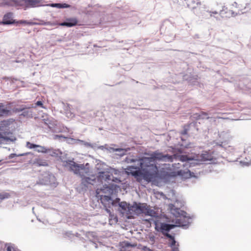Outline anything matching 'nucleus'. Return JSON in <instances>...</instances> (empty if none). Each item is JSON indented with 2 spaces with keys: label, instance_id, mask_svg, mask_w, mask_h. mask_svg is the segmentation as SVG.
<instances>
[{
  "label": "nucleus",
  "instance_id": "2eb2a0df",
  "mask_svg": "<svg viewBox=\"0 0 251 251\" xmlns=\"http://www.w3.org/2000/svg\"><path fill=\"white\" fill-rule=\"evenodd\" d=\"M111 176L112 174L110 175L109 172H105L104 171H100L98 173L96 179L99 181L102 182L103 181L109 183L111 180Z\"/></svg>",
  "mask_w": 251,
  "mask_h": 251
},
{
  "label": "nucleus",
  "instance_id": "5fc2aeb1",
  "mask_svg": "<svg viewBox=\"0 0 251 251\" xmlns=\"http://www.w3.org/2000/svg\"><path fill=\"white\" fill-rule=\"evenodd\" d=\"M230 11L231 12L232 16L235 17L237 15V13L235 14V13L233 11L231 10Z\"/></svg>",
  "mask_w": 251,
  "mask_h": 251
},
{
  "label": "nucleus",
  "instance_id": "9d476101",
  "mask_svg": "<svg viewBox=\"0 0 251 251\" xmlns=\"http://www.w3.org/2000/svg\"><path fill=\"white\" fill-rule=\"evenodd\" d=\"M219 138L221 140L219 142H215L216 146L221 148L222 150H226V143L230 138L228 130L224 131L219 133Z\"/></svg>",
  "mask_w": 251,
  "mask_h": 251
},
{
  "label": "nucleus",
  "instance_id": "37998d69",
  "mask_svg": "<svg viewBox=\"0 0 251 251\" xmlns=\"http://www.w3.org/2000/svg\"><path fill=\"white\" fill-rule=\"evenodd\" d=\"M65 235L69 238H72V237L74 236L75 234L72 232V231H67L65 233Z\"/></svg>",
  "mask_w": 251,
  "mask_h": 251
},
{
  "label": "nucleus",
  "instance_id": "e433bc0d",
  "mask_svg": "<svg viewBox=\"0 0 251 251\" xmlns=\"http://www.w3.org/2000/svg\"><path fill=\"white\" fill-rule=\"evenodd\" d=\"M46 6H50L51 7H55L57 8H61V3H52L46 4Z\"/></svg>",
  "mask_w": 251,
  "mask_h": 251
},
{
  "label": "nucleus",
  "instance_id": "f03ea898",
  "mask_svg": "<svg viewBox=\"0 0 251 251\" xmlns=\"http://www.w3.org/2000/svg\"><path fill=\"white\" fill-rule=\"evenodd\" d=\"M171 213L176 217L175 224H167L159 221H154L155 229L156 231L161 232L166 237L168 235H171L169 232L176 226L182 227L187 229L192 222V218L184 211L179 208L176 207L174 204L169 205Z\"/></svg>",
  "mask_w": 251,
  "mask_h": 251
},
{
  "label": "nucleus",
  "instance_id": "052dcab7",
  "mask_svg": "<svg viewBox=\"0 0 251 251\" xmlns=\"http://www.w3.org/2000/svg\"><path fill=\"white\" fill-rule=\"evenodd\" d=\"M78 233H75V235L76 236V237H78Z\"/></svg>",
  "mask_w": 251,
  "mask_h": 251
},
{
  "label": "nucleus",
  "instance_id": "69168bd1",
  "mask_svg": "<svg viewBox=\"0 0 251 251\" xmlns=\"http://www.w3.org/2000/svg\"><path fill=\"white\" fill-rule=\"evenodd\" d=\"M181 140H182V141L184 140V139H183V138L182 137H181Z\"/></svg>",
  "mask_w": 251,
  "mask_h": 251
},
{
  "label": "nucleus",
  "instance_id": "412c9836",
  "mask_svg": "<svg viewBox=\"0 0 251 251\" xmlns=\"http://www.w3.org/2000/svg\"><path fill=\"white\" fill-rule=\"evenodd\" d=\"M186 4L187 7L192 9L193 11L197 10L201 5V3L198 0H190Z\"/></svg>",
  "mask_w": 251,
  "mask_h": 251
},
{
  "label": "nucleus",
  "instance_id": "338daca9",
  "mask_svg": "<svg viewBox=\"0 0 251 251\" xmlns=\"http://www.w3.org/2000/svg\"><path fill=\"white\" fill-rule=\"evenodd\" d=\"M37 220L39 221H41L40 219H37Z\"/></svg>",
  "mask_w": 251,
  "mask_h": 251
},
{
  "label": "nucleus",
  "instance_id": "603ef678",
  "mask_svg": "<svg viewBox=\"0 0 251 251\" xmlns=\"http://www.w3.org/2000/svg\"><path fill=\"white\" fill-rule=\"evenodd\" d=\"M171 39L170 40H168L167 42H171V40H173L174 39L175 36H174V33H171Z\"/></svg>",
  "mask_w": 251,
  "mask_h": 251
},
{
  "label": "nucleus",
  "instance_id": "7ed1b4c3",
  "mask_svg": "<svg viewBox=\"0 0 251 251\" xmlns=\"http://www.w3.org/2000/svg\"><path fill=\"white\" fill-rule=\"evenodd\" d=\"M63 165L68 169L69 171L73 172L75 175H78L82 177L80 188L82 191H87L91 189L92 186L96 183V176H92L90 177L85 176L89 173V164L87 163L85 165L78 164L72 160L63 161Z\"/></svg>",
  "mask_w": 251,
  "mask_h": 251
},
{
  "label": "nucleus",
  "instance_id": "bf43d9fd",
  "mask_svg": "<svg viewBox=\"0 0 251 251\" xmlns=\"http://www.w3.org/2000/svg\"><path fill=\"white\" fill-rule=\"evenodd\" d=\"M233 5H234V6H237V3L236 2H234V4H233Z\"/></svg>",
  "mask_w": 251,
  "mask_h": 251
},
{
  "label": "nucleus",
  "instance_id": "393cba45",
  "mask_svg": "<svg viewBox=\"0 0 251 251\" xmlns=\"http://www.w3.org/2000/svg\"><path fill=\"white\" fill-rule=\"evenodd\" d=\"M77 23V20L75 18H71L67 19L65 22L62 23L60 25L67 27H72L75 25Z\"/></svg>",
  "mask_w": 251,
  "mask_h": 251
},
{
  "label": "nucleus",
  "instance_id": "e2e57ef3",
  "mask_svg": "<svg viewBox=\"0 0 251 251\" xmlns=\"http://www.w3.org/2000/svg\"><path fill=\"white\" fill-rule=\"evenodd\" d=\"M66 129L67 130L68 132H70V131L69 130V129L68 128H66Z\"/></svg>",
  "mask_w": 251,
  "mask_h": 251
},
{
  "label": "nucleus",
  "instance_id": "f3484780",
  "mask_svg": "<svg viewBox=\"0 0 251 251\" xmlns=\"http://www.w3.org/2000/svg\"><path fill=\"white\" fill-rule=\"evenodd\" d=\"M177 173L178 175L185 179L196 177L195 174L191 172L189 169H186V170H180Z\"/></svg>",
  "mask_w": 251,
  "mask_h": 251
},
{
  "label": "nucleus",
  "instance_id": "c9c22d12",
  "mask_svg": "<svg viewBox=\"0 0 251 251\" xmlns=\"http://www.w3.org/2000/svg\"><path fill=\"white\" fill-rule=\"evenodd\" d=\"M62 104L63 105V108L66 111V113H70L71 112V105L68 103H65L63 102H62Z\"/></svg>",
  "mask_w": 251,
  "mask_h": 251
},
{
  "label": "nucleus",
  "instance_id": "864d4df0",
  "mask_svg": "<svg viewBox=\"0 0 251 251\" xmlns=\"http://www.w3.org/2000/svg\"><path fill=\"white\" fill-rule=\"evenodd\" d=\"M40 166H47L48 165L47 163L46 162H44L42 163L39 164Z\"/></svg>",
  "mask_w": 251,
  "mask_h": 251
},
{
  "label": "nucleus",
  "instance_id": "4be33fe9",
  "mask_svg": "<svg viewBox=\"0 0 251 251\" xmlns=\"http://www.w3.org/2000/svg\"><path fill=\"white\" fill-rule=\"evenodd\" d=\"M46 153L53 157L60 156L62 152L58 149H54L51 148H47Z\"/></svg>",
  "mask_w": 251,
  "mask_h": 251
},
{
  "label": "nucleus",
  "instance_id": "a211bd4d",
  "mask_svg": "<svg viewBox=\"0 0 251 251\" xmlns=\"http://www.w3.org/2000/svg\"><path fill=\"white\" fill-rule=\"evenodd\" d=\"M120 199L119 198L116 199V201L117 202V205H118L120 208H121V211L123 213H126L127 212L130 210V207L128 206V205L126 201L120 202Z\"/></svg>",
  "mask_w": 251,
  "mask_h": 251
},
{
  "label": "nucleus",
  "instance_id": "3c124183",
  "mask_svg": "<svg viewBox=\"0 0 251 251\" xmlns=\"http://www.w3.org/2000/svg\"><path fill=\"white\" fill-rule=\"evenodd\" d=\"M5 246L7 247L6 251H12V247L8 244H6Z\"/></svg>",
  "mask_w": 251,
  "mask_h": 251
},
{
  "label": "nucleus",
  "instance_id": "8fccbe9b",
  "mask_svg": "<svg viewBox=\"0 0 251 251\" xmlns=\"http://www.w3.org/2000/svg\"><path fill=\"white\" fill-rule=\"evenodd\" d=\"M218 14V12L217 11H209V16L210 17L214 16L213 14Z\"/></svg>",
  "mask_w": 251,
  "mask_h": 251
},
{
  "label": "nucleus",
  "instance_id": "1a4fd4ad",
  "mask_svg": "<svg viewBox=\"0 0 251 251\" xmlns=\"http://www.w3.org/2000/svg\"><path fill=\"white\" fill-rule=\"evenodd\" d=\"M35 107L33 104H23L20 105L19 107H15L13 109V111L15 113H21L19 115L25 118H29L33 117V111L31 109L32 108Z\"/></svg>",
  "mask_w": 251,
  "mask_h": 251
},
{
  "label": "nucleus",
  "instance_id": "aec40b11",
  "mask_svg": "<svg viewBox=\"0 0 251 251\" xmlns=\"http://www.w3.org/2000/svg\"><path fill=\"white\" fill-rule=\"evenodd\" d=\"M169 27L170 29H172L174 28V25L170 22V21L168 20H165L160 27V31L161 32H164V33H168L169 32V30L167 28Z\"/></svg>",
  "mask_w": 251,
  "mask_h": 251
},
{
  "label": "nucleus",
  "instance_id": "473e14b6",
  "mask_svg": "<svg viewBox=\"0 0 251 251\" xmlns=\"http://www.w3.org/2000/svg\"><path fill=\"white\" fill-rule=\"evenodd\" d=\"M196 124V123H192L189 125L185 126H184V129L181 132V134L182 135H187V132H188V127L189 126H195Z\"/></svg>",
  "mask_w": 251,
  "mask_h": 251
},
{
  "label": "nucleus",
  "instance_id": "bb28decb",
  "mask_svg": "<svg viewBox=\"0 0 251 251\" xmlns=\"http://www.w3.org/2000/svg\"><path fill=\"white\" fill-rule=\"evenodd\" d=\"M76 145H79L80 146H84L86 148H90L92 149H94L95 148H96V144H93L90 143L86 142L84 140H81L79 139L77 140Z\"/></svg>",
  "mask_w": 251,
  "mask_h": 251
},
{
  "label": "nucleus",
  "instance_id": "680f3d73",
  "mask_svg": "<svg viewBox=\"0 0 251 251\" xmlns=\"http://www.w3.org/2000/svg\"><path fill=\"white\" fill-rule=\"evenodd\" d=\"M185 1V3L189 1L190 0H184Z\"/></svg>",
  "mask_w": 251,
  "mask_h": 251
},
{
  "label": "nucleus",
  "instance_id": "2f4dec72",
  "mask_svg": "<svg viewBox=\"0 0 251 251\" xmlns=\"http://www.w3.org/2000/svg\"><path fill=\"white\" fill-rule=\"evenodd\" d=\"M47 147L44 146H42L40 145H36V147L35 148V151L38 152H41V153H46V151H47Z\"/></svg>",
  "mask_w": 251,
  "mask_h": 251
},
{
  "label": "nucleus",
  "instance_id": "c756f323",
  "mask_svg": "<svg viewBox=\"0 0 251 251\" xmlns=\"http://www.w3.org/2000/svg\"><path fill=\"white\" fill-rule=\"evenodd\" d=\"M167 238L169 239V244L170 247H173L174 246H176L177 243L175 238L174 235H168Z\"/></svg>",
  "mask_w": 251,
  "mask_h": 251
},
{
  "label": "nucleus",
  "instance_id": "a878e982",
  "mask_svg": "<svg viewBox=\"0 0 251 251\" xmlns=\"http://www.w3.org/2000/svg\"><path fill=\"white\" fill-rule=\"evenodd\" d=\"M193 117L196 120L199 119H209L211 118L208 116V114L207 112H201L200 113H195L193 115Z\"/></svg>",
  "mask_w": 251,
  "mask_h": 251
},
{
  "label": "nucleus",
  "instance_id": "58836bf2",
  "mask_svg": "<svg viewBox=\"0 0 251 251\" xmlns=\"http://www.w3.org/2000/svg\"><path fill=\"white\" fill-rule=\"evenodd\" d=\"M36 145H37L33 144V143H31L29 142H26V147L28 148H29V149H34V150H35V148L36 147Z\"/></svg>",
  "mask_w": 251,
  "mask_h": 251
},
{
  "label": "nucleus",
  "instance_id": "09e8293b",
  "mask_svg": "<svg viewBox=\"0 0 251 251\" xmlns=\"http://www.w3.org/2000/svg\"><path fill=\"white\" fill-rule=\"evenodd\" d=\"M111 181L115 182H120V180L119 178H118L117 177H114L113 176H111Z\"/></svg>",
  "mask_w": 251,
  "mask_h": 251
},
{
  "label": "nucleus",
  "instance_id": "4d7b16f0",
  "mask_svg": "<svg viewBox=\"0 0 251 251\" xmlns=\"http://www.w3.org/2000/svg\"><path fill=\"white\" fill-rule=\"evenodd\" d=\"M195 38H199V35L196 34L194 36Z\"/></svg>",
  "mask_w": 251,
  "mask_h": 251
},
{
  "label": "nucleus",
  "instance_id": "13d9d810",
  "mask_svg": "<svg viewBox=\"0 0 251 251\" xmlns=\"http://www.w3.org/2000/svg\"><path fill=\"white\" fill-rule=\"evenodd\" d=\"M2 245V243L0 241V249L1 248Z\"/></svg>",
  "mask_w": 251,
  "mask_h": 251
},
{
  "label": "nucleus",
  "instance_id": "f704fd0d",
  "mask_svg": "<svg viewBox=\"0 0 251 251\" xmlns=\"http://www.w3.org/2000/svg\"><path fill=\"white\" fill-rule=\"evenodd\" d=\"M10 195L8 193H0V203L4 200L9 198Z\"/></svg>",
  "mask_w": 251,
  "mask_h": 251
},
{
  "label": "nucleus",
  "instance_id": "9b49d317",
  "mask_svg": "<svg viewBox=\"0 0 251 251\" xmlns=\"http://www.w3.org/2000/svg\"><path fill=\"white\" fill-rule=\"evenodd\" d=\"M42 123L45 125L46 127H47L49 131L53 133L57 132L56 122L52 118H44Z\"/></svg>",
  "mask_w": 251,
  "mask_h": 251
},
{
  "label": "nucleus",
  "instance_id": "b1692460",
  "mask_svg": "<svg viewBox=\"0 0 251 251\" xmlns=\"http://www.w3.org/2000/svg\"><path fill=\"white\" fill-rule=\"evenodd\" d=\"M17 0H0V6H15Z\"/></svg>",
  "mask_w": 251,
  "mask_h": 251
},
{
  "label": "nucleus",
  "instance_id": "6e6d98bb",
  "mask_svg": "<svg viewBox=\"0 0 251 251\" xmlns=\"http://www.w3.org/2000/svg\"><path fill=\"white\" fill-rule=\"evenodd\" d=\"M247 6L248 8H251V2L250 3H248V5H247Z\"/></svg>",
  "mask_w": 251,
  "mask_h": 251
},
{
  "label": "nucleus",
  "instance_id": "cd10ccee",
  "mask_svg": "<svg viewBox=\"0 0 251 251\" xmlns=\"http://www.w3.org/2000/svg\"><path fill=\"white\" fill-rule=\"evenodd\" d=\"M96 233L93 232H88L86 233V236L89 239V245L91 246H94L96 249L98 248V244L95 242L92 241L91 237L94 238Z\"/></svg>",
  "mask_w": 251,
  "mask_h": 251
},
{
  "label": "nucleus",
  "instance_id": "a19ab883",
  "mask_svg": "<svg viewBox=\"0 0 251 251\" xmlns=\"http://www.w3.org/2000/svg\"><path fill=\"white\" fill-rule=\"evenodd\" d=\"M67 137H65L62 135H54V139H59V140H61V139H64L65 140V138H66Z\"/></svg>",
  "mask_w": 251,
  "mask_h": 251
},
{
  "label": "nucleus",
  "instance_id": "4468645a",
  "mask_svg": "<svg viewBox=\"0 0 251 251\" xmlns=\"http://www.w3.org/2000/svg\"><path fill=\"white\" fill-rule=\"evenodd\" d=\"M141 158H140L139 159H134L133 158V157H132L131 156H129V157H126L125 159V161L127 163H134V165H131V166H128L126 169V173H127V174L128 175H131L132 176H133V175H132L131 173H129V172H130V171H129L128 170V169L130 167H132V168H140V164L139 163V162L138 161L140 160Z\"/></svg>",
  "mask_w": 251,
  "mask_h": 251
},
{
  "label": "nucleus",
  "instance_id": "423d86ee",
  "mask_svg": "<svg viewBox=\"0 0 251 251\" xmlns=\"http://www.w3.org/2000/svg\"><path fill=\"white\" fill-rule=\"evenodd\" d=\"M16 140V137L9 131L7 123L0 122V144H9Z\"/></svg>",
  "mask_w": 251,
  "mask_h": 251
},
{
  "label": "nucleus",
  "instance_id": "0e129e2a",
  "mask_svg": "<svg viewBox=\"0 0 251 251\" xmlns=\"http://www.w3.org/2000/svg\"><path fill=\"white\" fill-rule=\"evenodd\" d=\"M222 11H220V13H219L220 14H222Z\"/></svg>",
  "mask_w": 251,
  "mask_h": 251
},
{
  "label": "nucleus",
  "instance_id": "39448f33",
  "mask_svg": "<svg viewBox=\"0 0 251 251\" xmlns=\"http://www.w3.org/2000/svg\"><path fill=\"white\" fill-rule=\"evenodd\" d=\"M111 189L108 187H103V188L97 189L96 191V196L98 199L100 200V202L103 206V208L109 215L111 214L110 208L111 206H117V202L116 200H113L110 196H106L104 195L106 193V191L110 192Z\"/></svg>",
  "mask_w": 251,
  "mask_h": 251
},
{
  "label": "nucleus",
  "instance_id": "20e7f679",
  "mask_svg": "<svg viewBox=\"0 0 251 251\" xmlns=\"http://www.w3.org/2000/svg\"><path fill=\"white\" fill-rule=\"evenodd\" d=\"M179 159L183 163L182 165L184 167L188 166L192 167L201 164L202 162L212 161L214 159V157L210 152L203 151L201 155L193 157L187 155H180Z\"/></svg>",
  "mask_w": 251,
  "mask_h": 251
},
{
  "label": "nucleus",
  "instance_id": "de8ad7c7",
  "mask_svg": "<svg viewBox=\"0 0 251 251\" xmlns=\"http://www.w3.org/2000/svg\"><path fill=\"white\" fill-rule=\"evenodd\" d=\"M111 173L114 174L115 175H118L120 172L116 169H111Z\"/></svg>",
  "mask_w": 251,
  "mask_h": 251
},
{
  "label": "nucleus",
  "instance_id": "5701e85b",
  "mask_svg": "<svg viewBox=\"0 0 251 251\" xmlns=\"http://www.w3.org/2000/svg\"><path fill=\"white\" fill-rule=\"evenodd\" d=\"M117 10H115V11L119 12L122 13V15H121V17L122 18H126V17H129L132 14V12H128L127 11V7H124L123 8L122 7V8H120L119 7L117 6L116 7Z\"/></svg>",
  "mask_w": 251,
  "mask_h": 251
},
{
  "label": "nucleus",
  "instance_id": "ea45409f",
  "mask_svg": "<svg viewBox=\"0 0 251 251\" xmlns=\"http://www.w3.org/2000/svg\"><path fill=\"white\" fill-rule=\"evenodd\" d=\"M94 10H85L84 11V13L87 15L89 16H93L94 14Z\"/></svg>",
  "mask_w": 251,
  "mask_h": 251
},
{
  "label": "nucleus",
  "instance_id": "0eeeda50",
  "mask_svg": "<svg viewBox=\"0 0 251 251\" xmlns=\"http://www.w3.org/2000/svg\"><path fill=\"white\" fill-rule=\"evenodd\" d=\"M43 0H17L16 7H22L24 9L30 7L45 6Z\"/></svg>",
  "mask_w": 251,
  "mask_h": 251
},
{
  "label": "nucleus",
  "instance_id": "6e6552de",
  "mask_svg": "<svg viewBox=\"0 0 251 251\" xmlns=\"http://www.w3.org/2000/svg\"><path fill=\"white\" fill-rule=\"evenodd\" d=\"M56 179L53 175L49 172H44L39 177L37 184L44 185L56 186Z\"/></svg>",
  "mask_w": 251,
  "mask_h": 251
},
{
  "label": "nucleus",
  "instance_id": "4c0bfd02",
  "mask_svg": "<svg viewBox=\"0 0 251 251\" xmlns=\"http://www.w3.org/2000/svg\"><path fill=\"white\" fill-rule=\"evenodd\" d=\"M26 153H22V154H17L16 153H11L9 156H8V159H12V158H14L15 157H17V156H23L25 154H26Z\"/></svg>",
  "mask_w": 251,
  "mask_h": 251
},
{
  "label": "nucleus",
  "instance_id": "a18cd8bd",
  "mask_svg": "<svg viewBox=\"0 0 251 251\" xmlns=\"http://www.w3.org/2000/svg\"><path fill=\"white\" fill-rule=\"evenodd\" d=\"M18 23L20 24H27V25H30L31 24V23L27 22V21H25V20H21V21H19Z\"/></svg>",
  "mask_w": 251,
  "mask_h": 251
},
{
  "label": "nucleus",
  "instance_id": "7c9ffc66",
  "mask_svg": "<svg viewBox=\"0 0 251 251\" xmlns=\"http://www.w3.org/2000/svg\"><path fill=\"white\" fill-rule=\"evenodd\" d=\"M145 215L151 217H155L156 213L154 210L150 208L148 206L146 210Z\"/></svg>",
  "mask_w": 251,
  "mask_h": 251
},
{
  "label": "nucleus",
  "instance_id": "dca6fc26",
  "mask_svg": "<svg viewBox=\"0 0 251 251\" xmlns=\"http://www.w3.org/2000/svg\"><path fill=\"white\" fill-rule=\"evenodd\" d=\"M194 13L199 17L203 19H209L210 17L209 16V10H206L204 8L200 7V6Z\"/></svg>",
  "mask_w": 251,
  "mask_h": 251
},
{
  "label": "nucleus",
  "instance_id": "f8f14e48",
  "mask_svg": "<svg viewBox=\"0 0 251 251\" xmlns=\"http://www.w3.org/2000/svg\"><path fill=\"white\" fill-rule=\"evenodd\" d=\"M107 145H105L104 146H100L98 147V149H100L102 150H106L109 151L110 152H114L115 151H117L118 153L117 155L120 156H123L126 154V152L129 151V148L127 149H123V148H114L111 147H107Z\"/></svg>",
  "mask_w": 251,
  "mask_h": 251
},
{
  "label": "nucleus",
  "instance_id": "ddd939ff",
  "mask_svg": "<svg viewBox=\"0 0 251 251\" xmlns=\"http://www.w3.org/2000/svg\"><path fill=\"white\" fill-rule=\"evenodd\" d=\"M147 205L146 203L134 202L130 206V210L133 211L137 215L140 214H145Z\"/></svg>",
  "mask_w": 251,
  "mask_h": 251
},
{
  "label": "nucleus",
  "instance_id": "49530a36",
  "mask_svg": "<svg viewBox=\"0 0 251 251\" xmlns=\"http://www.w3.org/2000/svg\"><path fill=\"white\" fill-rule=\"evenodd\" d=\"M35 106H40L42 108H44V106H43V102L40 101V100H39V101H37L36 103H35Z\"/></svg>",
  "mask_w": 251,
  "mask_h": 251
},
{
  "label": "nucleus",
  "instance_id": "72a5a7b5",
  "mask_svg": "<svg viewBox=\"0 0 251 251\" xmlns=\"http://www.w3.org/2000/svg\"><path fill=\"white\" fill-rule=\"evenodd\" d=\"M77 139L67 137L65 138V141L68 144H76L77 142Z\"/></svg>",
  "mask_w": 251,
  "mask_h": 251
},
{
  "label": "nucleus",
  "instance_id": "79ce46f5",
  "mask_svg": "<svg viewBox=\"0 0 251 251\" xmlns=\"http://www.w3.org/2000/svg\"><path fill=\"white\" fill-rule=\"evenodd\" d=\"M179 244L177 243L176 246L171 247L172 248L171 251H179L178 248Z\"/></svg>",
  "mask_w": 251,
  "mask_h": 251
},
{
  "label": "nucleus",
  "instance_id": "6ab92c4d",
  "mask_svg": "<svg viewBox=\"0 0 251 251\" xmlns=\"http://www.w3.org/2000/svg\"><path fill=\"white\" fill-rule=\"evenodd\" d=\"M13 14L11 12H8L5 14L2 20V24L4 25H12L15 23V21L13 19Z\"/></svg>",
  "mask_w": 251,
  "mask_h": 251
},
{
  "label": "nucleus",
  "instance_id": "c85d7f7f",
  "mask_svg": "<svg viewBox=\"0 0 251 251\" xmlns=\"http://www.w3.org/2000/svg\"><path fill=\"white\" fill-rule=\"evenodd\" d=\"M10 113V110L5 107L3 103L0 102V117L7 116Z\"/></svg>",
  "mask_w": 251,
  "mask_h": 251
},
{
  "label": "nucleus",
  "instance_id": "f257e3e1",
  "mask_svg": "<svg viewBox=\"0 0 251 251\" xmlns=\"http://www.w3.org/2000/svg\"><path fill=\"white\" fill-rule=\"evenodd\" d=\"M172 155L164 154L158 151L152 152L150 157H143L138 161L140 168L130 167L128 170L136 180L140 182L142 179L149 182L156 176L158 168L156 166L157 161H172Z\"/></svg>",
  "mask_w": 251,
  "mask_h": 251
},
{
  "label": "nucleus",
  "instance_id": "c03bdc74",
  "mask_svg": "<svg viewBox=\"0 0 251 251\" xmlns=\"http://www.w3.org/2000/svg\"><path fill=\"white\" fill-rule=\"evenodd\" d=\"M71 7V5L65 3H61V8H70Z\"/></svg>",
  "mask_w": 251,
  "mask_h": 251
}]
</instances>
